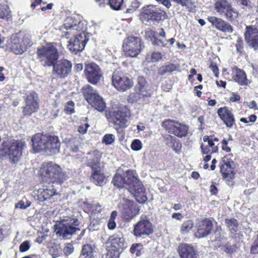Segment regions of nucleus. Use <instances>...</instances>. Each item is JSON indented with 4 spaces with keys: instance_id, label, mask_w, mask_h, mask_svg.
Returning <instances> with one entry per match:
<instances>
[{
    "instance_id": "0eeeda50",
    "label": "nucleus",
    "mask_w": 258,
    "mask_h": 258,
    "mask_svg": "<svg viewBox=\"0 0 258 258\" xmlns=\"http://www.w3.org/2000/svg\"><path fill=\"white\" fill-rule=\"evenodd\" d=\"M32 44L28 34L23 37L19 34H13L8 40L7 47L16 54H22Z\"/></svg>"
},
{
    "instance_id": "39448f33",
    "label": "nucleus",
    "mask_w": 258,
    "mask_h": 258,
    "mask_svg": "<svg viewBox=\"0 0 258 258\" xmlns=\"http://www.w3.org/2000/svg\"><path fill=\"white\" fill-rule=\"evenodd\" d=\"M79 222L74 217L63 216L59 223L55 225L57 234L63 237L69 238L77 231H80L78 227Z\"/></svg>"
},
{
    "instance_id": "a211bd4d",
    "label": "nucleus",
    "mask_w": 258,
    "mask_h": 258,
    "mask_svg": "<svg viewBox=\"0 0 258 258\" xmlns=\"http://www.w3.org/2000/svg\"><path fill=\"white\" fill-rule=\"evenodd\" d=\"M53 66V73L58 77L64 78L70 73L72 69L71 62L67 59H61Z\"/></svg>"
},
{
    "instance_id": "13d9d810",
    "label": "nucleus",
    "mask_w": 258,
    "mask_h": 258,
    "mask_svg": "<svg viewBox=\"0 0 258 258\" xmlns=\"http://www.w3.org/2000/svg\"><path fill=\"white\" fill-rule=\"evenodd\" d=\"M251 252L253 253H258V234L251 246Z\"/></svg>"
},
{
    "instance_id": "6ab92c4d",
    "label": "nucleus",
    "mask_w": 258,
    "mask_h": 258,
    "mask_svg": "<svg viewBox=\"0 0 258 258\" xmlns=\"http://www.w3.org/2000/svg\"><path fill=\"white\" fill-rule=\"evenodd\" d=\"M130 192L133 194L137 201L139 203H143L147 200L145 194V189L143 185L139 180L128 187Z\"/></svg>"
},
{
    "instance_id": "f03ea898",
    "label": "nucleus",
    "mask_w": 258,
    "mask_h": 258,
    "mask_svg": "<svg viewBox=\"0 0 258 258\" xmlns=\"http://www.w3.org/2000/svg\"><path fill=\"white\" fill-rule=\"evenodd\" d=\"M34 153L44 151L48 154H55L59 152L60 142L57 137L36 134L31 139Z\"/></svg>"
},
{
    "instance_id": "ea45409f",
    "label": "nucleus",
    "mask_w": 258,
    "mask_h": 258,
    "mask_svg": "<svg viewBox=\"0 0 258 258\" xmlns=\"http://www.w3.org/2000/svg\"><path fill=\"white\" fill-rule=\"evenodd\" d=\"M226 223L229 230L231 233L236 232L238 230V224L237 221L235 219L226 220Z\"/></svg>"
},
{
    "instance_id": "a878e982",
    "label": "nucleus",
    "mask_w": 258,
    "mask_h": 258,
    "mask_svg": "<svg viewBox=\"0 0 258 258\" xmlns=\"http://www.w3.org/2000/svg\"><path fill=\"white\" fill-rule=\"evenodd\" d=\"M100 152L96 150L88 153L86 157L87 159V164L91 168L92 170L100 168Z\"/></svg>"
},
{
    "instance_id": "dca6fc26",
    "label": "nucleus",
    "mask_w": 258,
    "mask_h": 258,
    "mask_svg": "<svg viewBox=\"0 0 258 258\" xmlns=\"http://www.w3.org/2000/svg\"><path fill=\"white\" fill-rule=\"evenodd\" d=\"M85 73L88 81L93 84H97L102 76L99 67L95 63L86 64Z\"/></svg>"
},
{
    "instance_id": "a19ab883",
    "label": "nucleus",
    "mask_w": 258,
    "mask_h": 258,
    "mask_svg": "<svg viewBox=\"0 0 258 258\" xmlns=\"http://www.w3.org/2000/svg\"><path fill=\"white\" fill-rule=\"evenodd\" d=\"M227 19L230 21L235 20L238 16V13L234 10L231 6L229 8V10H227L223 14Z\"/></svg>"
},
{
    "instance_id": "aec40b11",
    "label": "nucleus",
    "mask_w": 258,
    "mask_h": 258,
    "mask_svg": "<svg viewBox=\"0 0 258 258\" xmlns=\"http://www.w3.org/2000/svg\"><path fill=\"white\" fill-rule=\"evenodd\" d=\"M245 39L249 45L254 48H258V29L254 26H249L246 28Z\"/></svg>"
},
{
    "instance_id": "37998d69",
    "label": "nucleus",
    "mask_w": 258,
    "mask_h": 258,
    "mask_svg": "<svg viewBox=\"0 0 258 258\" xmlns=\"http://www.w3.org/2000/svg\"><path fill=\"white\" fill-rule=\"evenodd\" d=\"M147 58L149 60V61L153 62H156L161 59L162 55L160 52H154L148 54Z\"/></svg>"
},
{
    "instance_id": "393cba45",
    "label": "nucleus",
    "mask_w": 258,
    "mask_h": 258,
    "mask_svg": "<svg viewBox=\"0 0 258 258\" xmlns=\"http://www.w3.org/2000/svg\"><path fill=\"white\" fill-rule=\"evenodd\" d=\"M217 113L227 127H230L233 125L235 122L234 115L227 107L220 108Z\"/></svg>"
},
{
    "instance_id": "338daca9",
    "label": "nucleus",
    "mask_w": 258,
    "mask_h": 258,
    "mask_svg": "<svg viewBox=\"0 0 258 258\" xmlns=\"http://www.w3.org/2000/svg\"><path fill=\"white\" fill-rule=\"evenodd\" d=\"M240 99V97L237 94L233 93L230 97V100L232 102H235Z\"/></svg>"
},
{
    "instance_id": "680f3d73",
    "label": "nucleus",
    "mask_w": 258,
    "mask_h": 258,
    "mask_svg": "<svg viewBox=\"0 0 258 258\" xmlns=\"http://www.w3.org/2000/svg\"><path fill=\"white\" fill-rule=\"evenodd\" d=\"M91 210L94 212H100L101 210V206L99 204H94L90 207Z\"/></svg>"
},
{
    "instance_id": "2f4dec72",
    "label": "nucleus",
    "mask_w": 258,
    "mask_h": 258,
    "mask_svg": "<svg viewBox=\"0 0 258 258\" xmlns=\"http://www.w3.org/2000/svg\"><path fill=\"white\" fill-rule=\"evenodd\" d=\"M95 250L90 244H84L82 246L81 253L79 258H94Z\"/></svg>"
},
{
    "instance_id": "4c0bfd02",
    "label": "nucleus",
    "mask_w": 258,
    "mask_h": 258,
    "mask_svg": "<svg viewBox=\"0 0 258 258\" xmlns=\"http://www.w3.org/2000/svg\"><path fill=\"white\" fill-rule=\"evenodd\" d=\"M176 69V66L175 64L168 62L159 69L158 73L160 75H164L167 73H172Z\"/></svg>"
},
{
    "instance_id": "c9c22d12",
    "label": "nucleus",
    "mask_w": 258,
    "mask_h": 258,
    "mask_svg": "<svg viewBox=\"0 0 258 258\" xmlns=\"http://www.w3.org/2000/svg\"><path fill=\"white\" fill-rule=\"evenodd\" d=\"M120 169L118 170V173L116 174L113 179L112 182L114 185L118 187H122L126 186V178L125 174H121L120 173Z\"/></svg>"
},
{
    "instance_id": "ddd939ff",
    "label": "nucleus",
    "mask_w": 258,
    "mask_h": 258,
    "mask_svg": "<svg viewBox=\"0 0 258 258\" xmlns=\"http://www.w3.org/2000/svg\"><path fill=\"white\" fill-rule=\"evenodd\" d=\"M152 224L145 215H142L140 220L134 225L133 234L136 237L149 235L152 233Z\"/></svg>"
},
{
    "instance_id": "052dcab7",
    "label": "nucleus",
    "mask_w": 258,
    "mask_h": 258,
    "mask_svg": "<svg viewBox=\"0 0 258 258\" xmlns=\"http://www.w3.org/2000/svg\"><path fill=\"white\" fill-rule=\"evenodd\" d=\"M89 126L88 123H85L83 125H80L78 127V132L81 134H85Z\"/></svg>"
},
{
    "instance_id": "69168bd1",
    "label": "nucleus",
    "mask_w": 258,
    "mask_h": 258,
    "mask_svg": "<svg viewBox=\"0 0 258 258\" xmlns=\"http://www.w3.org/2000/svg\"><path fill=\"white\" fill-rule=\"evenodd\" d=\"M237 3L239 5H242L243 6L247 7L248 9L251 8V6L250 5L247 4L246 0H236Z\"/></svg>"
},
{
    "instance_id": "c756f323",
    "label": "nucleus",
    "mask_w": 258,
    "mask_h": 258,
    "mask_svg": "<svg viewBox=\"0 0 258 258\" xmlns=\"http://www.w3.org/2000/svg\"><path fill=\"white\" fill-rule=\"evenodd\" d=\"M233 78L234 81L241 85H247L248 80L245 72L237 67L232 68Z\"/></svg>"
},
{
    "instance_id": "423d86ee",
    "label": "nucleus",
    "mask_w": 258,
    "mask_h": 258,
    "mask_svg": "<svg viewBox=\"0 0 258 258\" xmlns=\"http://www.w3.org/2000/svg\"><path fill=\"white\" fill-rule=\"evenodd\" d=\"M37 58L44 66H52L58 58V52L54 44L48 43L37 48Z\"/></svg>"
},
{
    "instance_id": "58836bf2",
    "label": "nucleus",
    "mask_w": 258,
    "mask_h": 258,
    "mask_svg": "<svg viewBox=\"0 0 258 258\" xmlns=\"http://www.w3.org/2000/svg\"><path fill=\"white\" fill-rule=\"evenodd\" d=\"M149 88L150 87L145 79L142 76L139 77L138 78V84L135 89L140 90L141 91H150Z\"/></svg>"
},
{
    "instance_id": "09e8293b",
    "label": "nucleus",
    "mask_w": 258,
    "mask_h": 258,
    "mask_svg": "<svg viewBox=\"0 0 258 258\" xmlns=\"http://www.w3.org/2000/svg\"><path fill=\"white\" fill-rule=\"evenodd\" d=\"M109 3L111 8L118 10L123 3V0H109Z\"/></svg>"
},
{
    "instance_id": "a18cd8bd",
    "label": "nucleus",
    "mask_w": 258,
    "mask_h": 258,
    "mask_svg": "<svg viewBox=\"0 0 258 258\" xmlns=\"http://www.w3.org/2000/svg\"><path fill=\"white\" fill-rule=\"evenodd\" d=\"M201 148L203 154L215 153L218 151V147H214L213 149H211V148L209 147V145L205 143L202 144Z\"/></svg>"
},
{
    "instance_id": "f8f14e48",
    "label": "nucleus",
    "mask_w": 258,
    "mask_h": 258,
    "mask_svg": "<svg viewBox=\"0 0 258 258\" xmlns=\"http://www.w3.org/2000/svg\"><path fill=\"white\" fill-rule=\"evenodd\" d=\"M112 84L119 91H125L133 86V81L121 72L115 71L112 74Z\"/></svg>"
},
{
    "instance_id": "c85d7f7f",
    "label": "nucleus",
    "mask_w": 258,
    "mask_h": 258,
    "mask_svg": "<svg viewBox=\"0 0 258 258\" xmlns=\"http://www.w3.org/2000/svg\"><path fill=\"white\" fill-rule=\"evenodd\" d=\"M178 250L181 258H191L196 256L195 249L189 244H180L178 246Z\"/></svg>"
},
{
    "instance_id": "e2e57ef3",
    "label": "nucleus",
    "mask_w": 258,
    "mask_h": 258,
    "mask_svg": "<svg viewBox=\"0 0 258 258\" xmlns=\"http://www.w3.org/2000/svg\"><path fill=\"white\" fill-rule=\"evenodd\" d=\"M108 227L110 230H113L116 227V223L115 220L109 219L107 224Z\"/></svg>"
},
{
    "instance_id": "cd10ccee",
    "label": "nucleus",
    "mask_w": 258,
    "mask_h": 258,
    "mask_svg": "<svg viewBox=\"0 0 258 258\" xmlns=\"http://www.w3.org/2000/svg\"><path fill=\"white\" fill-rule=\"evenodd\" d=\"M52 183L45 185L44 183L37 189V195L40 199L46 200L55 194Z\"/></svg>"
},
{
    "instance_id": "6e6d98bb",
    "label": "nucleus",
    "mask_w": 258,
    "mask_h": 258,
    "mask_svg": "<svg viewBox=\"0 0 258 258\" xmlns=\"http://www.w3.org/2000/svg\"><path fill=\"white\" fill-rule=\"evenodd\" d=\"M176 3L180 4L181 6L187 7L189 5H192L194 2L192 0H172Z\"/></svg>"
},
{
    "instance_id": "72a5a7b5",
    "label": "nucleus",
    "mask_w": 258,
    "mask_h": 258,
    "mask_svg": "<svg viewBox=\"0 0 258 258\" xmlns=\"http://www.w3.org/2000/svg\"><path fill=\"white\" fill-rule=\"evenodd\" d=\"M166 140L167 141V145L172 148V149L176 153H179L181 149V144L175 137L171 136H168Z\"/></svg>"
},
{
    "instance_id": "0e129e2a",
    "label": "nucleus",
    "mask_w": 258,
    "mask_h": 258,
    "mask_svg": "<svg viewBox=\"0 0 258 258\" xmlns=\"http://www.w3.org/2000/svg\"><path fill=\"white\" fill-rule=\"evenodd\" d=\"M210 68L213 72L215 75L217 77L218 76V68L216 64H211L210 66Z\"/></svg>"
},
{
    "instance_id": "7c9ffc66",
    "label": "nucleus",
    "mask_w": 258,
    "mask_h": 258,
    "mask_svg": "<svg viewBox=\"0 0 258 258\" xmlns=\"http://www.w3.org/2000/svg\"><path fill=\"white\" fill-rule=\"evenodd\" d=\"M91 180L95 184L100 186L106 183V178L100 169L92 170Z\"/></svg>"
},
{
    "instance_id": "f3484780",
    "label": "nucleus",
    "mask_w": 258,
    "mask_h": 258,
    "mask_svg": "<svg viewBox=\"0 0 258 258\" xmlns=\"http://www.w3.org/2000/svg\"><path fill=\"white\" fill-rule=\"evenodd\" d=\"M129 114V110L124 106L120 108L117 111H113L112 112L113 123L120 127H124L126 125Z\"/></svg>"
},
{
    "instance_id": "f257e3e1",
    "label": "nucleus",
    "mask_w": 258,
    "mask_h": 258,
    "mask_svg": "<svg viewBox=\"0 0 258 258\" xmlns=\"http://www.w3.org/2000/svg\"><path fill=\"white\" fill-rule=\"evenodd\" d=\"M67 21L64 24V28L66 30L64 32L66 37L68 38L70 34L75 35L70 39L68 47L71 51L76 54L84 49L89 40V37L85 32L80 33L78 35H76L77 31H80L82 29L83 24L80 22L75 20L71 23L72 19L69 18Z\"/></svg>"
},
{
    "instance_id": "c03bdc74",
    "label": "nucleus",
    "mask_w": 258,
    "mask_h": 258,
    "mask_svg": "<svg viewBox=\"0 0 258 258\" xmlns=\"http://www.w3.org/2000/svg\"><path fill=\"white\" fill-rule=\"evenodd\" d=\"M143 248V245L140 243L133 244L130 251L132 253H135L137 256H140L141 254V251Z\"/></svg>"
},
{
    "instance_id": "8fccbe9b",
    "label": "nucleus",
    "mask_w": 258,
    "mask_h": 258,
    "mask_svg": "<svg viewBox=\"0 0 258 258\" xmlns=\"http://www.w3.org/2000/svg\"><path fill=\"white\" fill-rule=\"evenodd\" d=\"M74 102L72 101H69L64 106V110L67 114H71L74 111Z\"/></svg>"
},
{
    "instance_id": "3c124183",
    "label": "nucleus",
    "mask_w": 258,
    "mask_h": 258,
    "mask_svg": "<svg viewBox=\"0 0 258 258\" xmlns=\"http://www.w3.org/2000/svg\"><path fill=\"white\" fill-rule=\"evenodd\" d=\"M31 204V202L26 200H21L16 204V208H20L21 209H26L28 207H30Z\"/></svg>"
},
{
    "instance_id": "bb28decb",
    "label": "nucleus",
    "mask_w": 258,
    "mask_h": 258,
    "mask_svg": "<svg viewBox=\"0 0 258 258\" xmlns=\"http://www.w3.org/2000/svg\"><path fill=\"white\" fill-rule=\"evenodd\" d=\"M123 242L124 239L120 235L115 234L109 237L107 244L112 250L117 251L123 247Z\"/></svg>"
},
{
    "instance_id": "bf43d9fd",
    "label": "nucleus",
    "mask_w": 258,
    "mask_h": 258,
    "mask_svg": "<svg viewBox=\"0 0 258 258\" xmlns=\"http://www.w3.org/2000/svg\"><path fill=\"white\" fill-rule=\"evenodd\" d=\"M236 50L238 52L241 53L243 47V43L241 38L237 40L236 43Z\"/></svg>"
},
{
    "instance_id": "f704fd0d",
    "label": "nucleus",
    "mask_w": 258,
    "mask_h": 258,
    "mask_svg": "<svg viewBox=\"0 0 258 258\" xmlns=\"http://www.w3.org/2000/svg\"><path fill=\"white\" fill-rule=\"evenodd\" d=\"M123 174L126 178V186L128 187L139 180L136 175V172L132 170H127Z\"/></svg>"
},
{
    "instance_id": "49530a36",
    "label": "nucleus",
    "mask_w": 258,
    "mask_h": 258,
    "mask_svg": "<svg viewBox=\"0 0 258 258\" xmlns=\"http://www.w3.org/2000/svg\"><path fill=\"white\" fill-rule=\"evenodd\" d=\"M49 253L53 258L58 257L61 253L60 248L58 245H54L50 248Z\"/></svg>"
},
{
    "instance_id": "4468645a",
    "label": "nucleus",
    "mask_w": 258,
    "mask_h": 258,
    "mask_svg": "<svg viewBox=\"0 0 258 258\" xmlns=\"http://www.w3.org/2000/svg\"><path fill=\"white\" fill-rule=\"evenodd\" d=\"M122 207V214L126 221H130L139 214L140 209L138 205L133 201L123 200V203L119 205Z\"/></svg>"
},
{
    "instance_id": "864d4df0",
    "label": "nucleus",
    "mask_w": 258,
    "mask_h": 258,
    "mask_svg": "<svg viewBox=\"0 0 258 258\" xmlns=\"http://www.w3.org/2000/svg\"><path fill=\"white\" fill-rule=\"evenodd\" d=\"M74 250L73 244L68 243L63 248V252L67 255L71 254Z\"/></svg>"
},
{
    "instance_id": "4be33fe9",
    "label": "nucleus",
    "mask_w": 258,
    "mask_h": 258,
    "mask_svg": "<svg viewBox=\"0 0 258 258\" xmlns=\"http://www.w3.org/2000/svg\"><path fill=\"white\" fill-rule=\"evenodd\" d=\"M213 228V224L211 221L208 219L201 221L198 226L195 236L198 238H202L208 235Z\"/></svg>"
},
{
    "instance_id": "6e6552de",
    "label": "nucleus",
    "mask_w": 258,
    "mask_h": 258,
    "mask_svg": "<svg viewBox=\"0 0 258 258\" xmlns=\"http://www.w3.org/2000/svg\"><path fill=\"white\" fill-rule=\"evenodd\" d=\"M165 13L154 5H147L142 8L140 20L149 23H159L165 16Z\"/></svg>"
},
{
    "instance_id": "412c9836",
    "label": "nucleus",
    "mask_w": 258,
    "mask_h": 258,
    "mask_svg": "<svg viewBox=\"0 0 258 258\" xmlns=\"http://www.w3.org/2000/svg\"><path fill=\"white\" fill-rule=\"evenodd\" d=\"M208 20L213 27L220 31L227 33L233 32L232 26L220 18L211 16L208 18Z\"/></svg>"
},
{
    "instance_id": "603ef678",
    "label": "nucleus",
    "mask_w": 258,
    "mask_h": 258,
    "mask_svg": "<svg viewBox=\"0 0 258 258\" xmlns=\"http://www.w3.org/2000/svg\"><path fill=\"white\" fill-rule=\"evenodd\" d=\"M142 148V143L138 139L134 140L131 144V148L134 151H140Z\"/></svg>"
},
{
    "instance_id": "b1692460",
    "label": "nucleus",
    "mask_w": 258,
    "mask_h": 258,
    "mask_svg": "<svg viewBox=\"0 0 258 258\" xmlns=\"http://www.w3.org/2000/svg\"><path fill=\"white\" fill-rule=\"evenodd\" d=\"M151 96V92L149 91H141L135 89V92L131 93L127 97L130 103L138 102L142 103L146 99Z\"/></svg>"
},
{
    "instance_id": "e433bc0d",
    "label": "nucleus",
    "mask_w": 258,
    "mask_h": 258,
    "mask_svg": "<svg viewBox=\"0 0 258 258\" xmlns=\"http://www.w3.org/2000/svg\"><path fill=\"white\" fill-rule=\"evenodd\" d=\"M216 246L220 250L225 251L227 253H232L235 251V247L231 246L225 240L221 242L217 241Z\"/></svg>"
},
{
    "instance_id": "9b49d317",
    "label": "nucleus",
    "mask_w": 258,
    "mask_h": 258,
    "mask_svg": "<svg viewBox=\"0 0 258 258\" xmlns=\"http://www.w3.org/2000/svg\"><path fill=\"white\" fill-rule=\"evenodd\" d=\"M162 126L168 133L178 137H186L188 134V126L174 120H166L162 122Z\"/></svg>"
},
{
    "instance_id": "7ed1b4c3",
    "label": "nucleus",
    "mask_w": 258,
    "mask_h": 258,
    "mask_svg": "<svg viewBox=\"0 0 258 258\" xmlns=\"http://www.w3.org/2000/svg\"><path fill=\"white\" fill-rule=\"evenodd\" d=\"M39 173L42 182L47 184L61 183L65 180L64 174L60 166L52 162L43 163Z\"/></svg>"
},
{
    "instance_id": "9d476101",
    "label": "nucleus",
    "mask_w": 258,
    "mask_h": 258,
    "mask_svg": "<svg viewBox=\"0 0 258 258\" xmlns=\"http://www.w3.org/2000/svg\"><path fill=\"white\" fill-rule=\"evenodd\" d=\"M122 46L125 55L134 57L137 56L141 52L142 43L140 38L130 36L124 40Z\"/></svg>"
},
{
    "instance_id": "1a4fd4ad",
    "label": "nucleus",
    "mask_w": 258,
    "mask_h": 258,
    "mask_svg": "<svg viewBox=\"0 0 258 258\" xmlns=\"http://www.w3.org/2000/svg\"><path fill=\"white\" fill-rule=\"evenodd\" d=\"M83 93L86 100L95 109L99 112H102L104 110L106 104L103 98L91 86H84Z\"/></svg>"
},
{
    "instance_id": "de8ad7c7",
    "label": "nucleus",
    "mask_w": 258,
    "mask_h": 258,
    "mask_svg": "<svg viewBox=\"0 0 258 258\" xmlns=\"http://www.w3.org/2000/svg\"><path fill=\"white\" fill-rule=\"evenodd\" d=\"M115 140V136L113 134H106L103 138L102 142L106 145H110L112 144Z\"/></svg>"
},
{
    "instance_id": "774afa93",
    "label": "nucleus",
    "mask_w": 258,
    "mask_h": 258,
    "mask_svg": "<svg viewBox=\"0 0 258 258\" xmlns=\"http://www.w3.org/2000/svg\"><path fill=\"white\" fill-rule=\"evenodd\" d=\"M7 9L4 8L1 5H0V18H4L6 14Z\"/></svg>"
},
{
    "instance_id": "5701e85b",
    "label": "nucleus",
    "mask_w": 258,
    "mask_h": 258,
    "mask_svg": "<svg viewBox=\"0 0 258 258\" xmlns=\"http://www.w3.org/2000/svg\"><path fill=\"white\" fill-rule=\"evenodd\" d=\"M232 162L226 157L223 158L220 162V171L223 177L227 180H230L234 177V173L231 165Z\"/></svg>"
},
{
    "instance_id": "79ce46f5",
    "label": "nucleus",
    "mask_w": 258,
    "mask_h": 258,
    "mask_svg": "<svg viewBox=\"0 0 258 258\" xmlns=\"http://www.w3.org/2000/svg\"><path fill=\"white\" fill-rule=\"evenodd\" d=\"M193 226L194 224L192 221L187 220L181 225L180 231L182 234L187 233L192 229Z\"/></svg>"
},
{
    "instance_id": "473e14b6",
    "label": "nucleus",
    "mask_w": 258,
    "mask_h": 258,
    "mask_svg": "<svg viewBox=\"0 0 258 258\" xmlns=\"http://www.w3.org/2000/svg\"><path fill=\"white\" fill-rule=\"evenodd\" d=\"M231 6L227 0H217L214 5L215 10L220 15L223 14Z\"/></svg>"
},
{
    "instance_id": "2eb2a0df",
    "label": "nucleus",
    "mask_w": 258,
    "mask_h": 258,
    "mask_svg": "<svg viewBox=\"0 0 258 258\" xmlns=\"http://www.w3.org/2000/svg\"><path fill=\"white\" fill-rule=\"evenodd\" d=\"M26 105L23 108V113L24 115H30L36 112L39 108V102L37 94L35 92H30L25 99Z\"/></svg>"
},
{
    "instance_id": "4d7b16f0",
    "label": "nucleus",
    "mask_w": 258,
    "mask_h": 258,
    "mask_svg": "<svg viewBox=\"0 0 258 258\" xmlns=\"http://www.w3.org/2000/svg\"><path fill=\"white\" fill-rule=\"evenodd\" d=\"M30 248V243L28 241H25L22 242L19 247V249L21 252H25L27 251Z\"/></svg>"
},
{
    "instance_id": "20e7f679",
    "label": "nucleus",
    "mask_w": 258,
    "mask_h": 258,
    "mask_svg": "<svg viewBox=\"0 0 258 258\" xmlns=\"http://www.w3.org/2000/svg\"><path fill=\"white\" fill-rule=\"evenodd\" d=\"M25 148L26 144L23 141L4 142L0 149V156L8 158L15 163L19 161Z\"/></svg>"
},
{
    "instance_id": "5fc2aeb1",
    "label": "nucleus",
    "mask_w": 258,
    "mask_h": 258,
    "mask_svg": "<svg viewBox=\"0 0 258 258\" xmlns=\"http://www.w3.org/2000/svg\"><path fill=\"white\" fill-rule=\"evenodd\" d=\"M140 6V3L137 0L134 1L132 2L131 6L127 9L126 12L127 13H132L136 10L137 8L139 7Z\"/></svg>"
}]
</instances>
